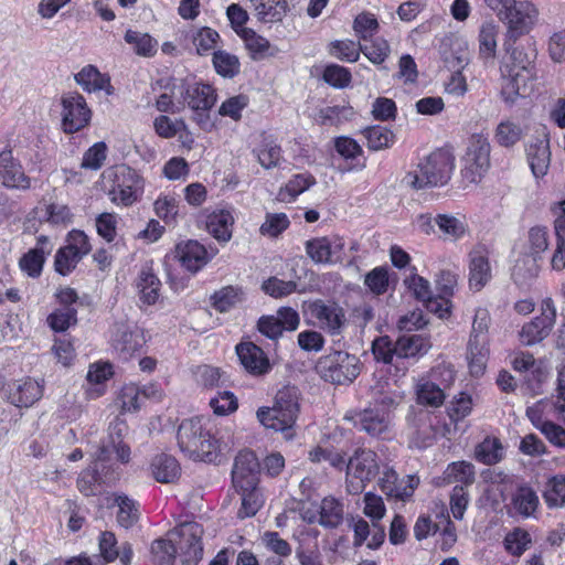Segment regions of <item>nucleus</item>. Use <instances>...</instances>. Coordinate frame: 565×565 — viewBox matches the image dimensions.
<instances>
[{"instance_id":"20","label":"nucleus","mask_w":565,"mask_h":565,"mask_svg":"<svg viewBox=\"0 0 565 565\" xmlns=\"http://www.w3.org/2000/svg\"><path fill=\"white\" fill-rule=\"evenodd\" d=\"M526 160L535 180L543 179L551 166V148L547 135L533 138L525 146Z\"/></svg>"},{"instance_id":"17","label":"nucleus","mask_w":565,"mask_h":565,"mask_svg":"<svg viewBox=\"0 0 565 565\" xmlns=\"http://www.w3.org/2000/svg\"><path fill=\"white\" fill-rule=\"evenodd\" d=\"M492 278V265L490 252L484 245H477L469 253V286L471 289L481 290Z\"/></svg>"},{"instance_id":"60","label":"nucleus","mask_w":565,"mask_h":565,"mask_svg":"<svg viewBox=\"0 0 565 565\" xmlns=\"http://www.w3.org/2000/svg\"><path fill=\"white\" fill-rule=\"evenodd\" d=\"M82 259V257L72 252L68 247L63 246L58 248L55 254L54 268L60 275L66 276L76 268Z\"/></svg>"},{"instance_id":"19","label":"nucleus","mask_w":565,"mask_h":565,"mask_svg":"<svg viewBox=\"0 0 565 565\" xmlns=\"http://www.w3.org/2000/svg\"><path fill=\"white\" fill-rule=\"evenodd\" d=\"M307 315L313 323L331 333L338 332L345 321L343 309L335 303L317 300L308 306Z\"/></svg>"},{"instance_id":"40","label":"nucleus","mask_w":565,"mask_h":565,"mask_svg":"<svg viewBox=\"0 0 565 565\" xmlns=\"http://www.w3.org/2000/svg\"><path fill=\"white\" fill-rule=\"evenodd\" d=\"M543 499L550 509L565 505V476L555 475L547 479Z\"/></svg>"},{"instance_id":"15","label":"nucleus","mask_w":565,"mask_h":565,"mask_svg":"<svg viewBox=\"0 0 565 565\" xmlns=\"http://www.w3.org/2000/svg\"><path fill=\"white\" fill-rule=\"evenodd\" d=\"M44 393V381L24 377L8 385V401L17 407H31Z\"/></svg>"},{"instance_id":"39","label":"nucleus","mask_w":565,"mask_h":565,"mask_svg":"<svg viewBox=\"0 0 565 565\" xmlns=\"http://www.w3.org/2000/svg\"><path fill=\"white\" fill-rule=\"evenodd\" d=\"M539 503L536 492L530 487H520L512 498L513 509L524 518L533 515Z\"/></svg>"},{"instance_id":"10","label":"nucleus","mask_w":565,"mask_h":565,"mask_svg":"<svg viewBox=\"0 0 565 565\" xmlns=\"http://www.w3.org/2000/svg\"><path fill=\"white\" fill-rule=\"evenodd\" d=\"M260 463L252 450H242L234 459L232 482L241 492L256 490Z\"/></svg>"},{"instance_id":"2","label":"nucleus","mask_w":565,"mask_h":565,"mask_svg":"<svg viewBox=\"0 0 565 565\" xmlns=\"http://www.w3.org/2000/svg\"><path fill=\"white\" fill-rule=\"evenodd\" d=\"M455 169V158L449 150L437 149L425 157L417 169L403 178V183L414 190L445 185Z\"/></svg>"},{"instance_id":"34","label":"nucleus","mask_w":565,"mask_h":565,"mask_svg":"<svg viewBox=\"0 0 565 565\" xmlns=\"http://www.w3.org/2000/svg\"><path fill=\"white\" fill-rule=\"evenodd\" d=\"M500 26L493 21L481 24L478 35L479 56L484 62L493 61L497 54V39Z\"/></svg>"},{"instance_id":"5","label":"nucleus","mask_w":565,"mask_h":565,"mask_svg":"<svg viewBox=\"0 0 565 565\" xmlns=\"http://www.w3.org/2000/svg\"><path fill=\"white\" fill-rule=\"evenodd\" d=\"M315 367L323 381L344 385L360 374L361 362L358 355H321Z\"/></svg>"},{"instance_id":"6","label":"nucleus","mask_w":565,"mask_h":565,"mask_svg":"<svg viewBox=\"0 0 565 565\" xmlns=\"http://www.w3.org/2000/svg\"><path fill=\"white\" fill-rule=\"evenodd\" d=\"M490 142L483 135L471 136L462 159L461 174L469 183H477L490 167Z\"/></svg>"},{"instance_id":"47","label":"nucleus","mask_w":565,"mask_h":565,"mask_svg":"<svg viewBox=\"0 0 565 565\" xmlns=\"http://www.w3.org/2000/svg\"><path fill=\"white\" fill-rule=\"evenodd\" d=\"M196 383L204 388H215L226 382L225 372L220 367L203 364L193 371Z\"/></svg>"},{"instance_id":"49","label":"nucleus","mask_w":565,"mask_h":565,"mask_svg":"<svg viewBox=\"0 0 565 565\" xmlns=\"http://www.w3.org/2000/svg\"><path fill=\"white\" fill-rule=\"evenodd\" d=\"M435 223L446 239L457 241L466 234V224L450 214H437Z\"/></svg>"},{"instance_id":"54","label":"nucleus","mask_w":565,"mask_h":565,"mask_svg":"<svg viewBox=\"0 0 565 565\" xmlns=\"http://www.w3.org/2000/svg\"><path fill=\"white\" fill-rule=\"evenodd\" d=\"M77 322V310L74 307H61L47 317V323L56 332H63Z\"/></svg>"},{"instance_id":"22","label":"nucleus","mask_w":565,"mask_h":565,"mask_svg":"<svg viewBox=\"0 0 565 565\" xmlns=\"http://www.w3.org/2000/svg\"><path fill=\"white\" fill-rule=\"evenodd\" d=\"M371 407L380 408V412H386L392 416V412L401 404L404 398V392L398 385L388 381H377L370 387Z\"/></svg>"},{"instance_id":"48","label":"nucleus","mask_w":565,"mask_h":565,"mask_svg":"<svg viewBox=\"0 0 565 565\" xmlns=\"http://www.w3.org/2000/svg\"><path fill=\"white\" fill-rule=\"evenodd\" d=\"M212 62L216 73L225 78H233L239 73L241 63L238 57L226 51H215Z\"/></svg>"},{"instance_id":"32","label":"nucleus","mask_w":565,"mask_h":565,"mask_svg":"<svg viewBox=\"0 0 565 565\" xmlns=\"http://www.w3.org/2000/svg\"><path fill=\"white\" fill-rule=\"evenodd\" d=\"M75 81L87 93L105 90L107 95L113 94L109 76L102 74L94 65L84 66L75 75Z\"/></svg>"},{"instance_id":"27","label":"nucleus","mask_w":565,"mask_h":565,"mask_svg":"<svg viewBox=\"0 0 565 565\" xmlns=\"http://www.w3.org/2000/svg\"><path fill=\"white\" fill-rule=\"evenodd\" d=\"M99 551L107 563L119 559L120 565H130L134 557L132 545L129 542H124L118 546L115 534L109 531L100 533Z\"/></svg>"},{"instance_id":"63","label":"nucleus","mask_w":565,"mask_h":565,"mask_svg":"<svg viewBox=\"0 0 565 565\" xmlns=\"http://www.w3.org/2000/svg\"><path fill=\"white\" fill-rule=\"evenodd\" d=\"M290 222L285 213L267 214L259 232L264 236L277 237L289 226Z\"/></svg>"},{"instance_id":"35","label":"nucleus","mask_w":565,"mask_h":565,"mask_svg":"<svg viewBox=\"0 0 565 565\" xmlns=\"http://www.w3.org/2000/svg\"><path fill=\"white\" fill-rule=\"evenodd\" d=\"M443 478L447 484L457 483L456 486L466 488L475 482V466L465 460L451 462L445 469Z\"/></svg>"},{"instance_id":"52","label":"nucleus","mask_w":565,"mask_h":565,"mask_svg":"<svg viewBox=\"0 0 565 565\" xmlns=\"http://www.w3.org/2000/svg\"><path fill=\"white\" fill-rule=\"evenodd\" d=\"M476 459L484 465H495L502 458V446L495 438H486L476 447Z\"/></svg>"},{"instance_id":"30","label":"nucleus","mask_w":565,"mask_h":565,"mask_svg":"<svg viewBox=\"0 0 565 565\" xmlns=\"http://www.w3.org/2000/svg\"><path fill=\"white\" fill-rule=\"evenodd\" d=\"M149 469L154 480L160 483L174 482L181 475L179 461L166 452L153 456Z\"/></svg>"},{"instance_id":"23","label":"nucleus","mask_w":565,"mask_h":565,"mask_svg":"<svg viewBox=\"0 0 565 565\" xmlns=\"http://www.w3.org/2000/svg\"><path fill=\"white\" fill-rule=\"evenodd\" d=\"M375 370L373 373L374 382L388 381L398 385V379L406 374L408 369L406 359L411 355H373ZM414 358L416 355H413Z\"/></svg>"},{"instance_id":"31","label":"nucleus","mask_w":565,"mask_h":565,"mask_svg":"<svg viewBox=\"0 0 565 565\" xmlns=\"http://www.w3.org/2000/svg\"><path fill=\"white\" fill-rule=\"evenodd\" d=\"M255 17L264 23H275L284 19L288 11L286 0H245Z\"/></svg>"},{"instance_id":"38","label":"nucleus","mask_w":565,"mask_h":565,"mask_svg":"<svg viewBox=\"0 0 565 565\" xmlns=\"http://www.w3.org/2000/svg\"><path fill=\"white\" fill-rule=\"evenodd\" d=\"M316 183V179L310 173H299L292 178L280 189L278 196L282 202H294L298 195L307 191Z\"/></svg>"},{"instance_id":"26","label":"nucleus","mask_w":565,"mask_h":565,"mask_svg":"<svg viewBox=\"0 0 565 565\" xmlns=\"http://www.w3.org/2000/svg\"><path fill=\"white\" fill-rule=\"evenodd\" d=\"M52 250L53 244L51 239L45 235H40L35 247L21 257L19 262L21 270L30 277H39L42 273L45 258Z\"/></svg>"},{"instance_id":"18","label":"nucleus","mask_w":565,"mask_h":565,"mask_svg":"<svg viewBox=\"0 0 565 565\" xmlns=\"http://www.w3.org/2000/svg\"><path fill=\"white\" fill-rule=\"evenodd\" d=\"M256 416L264 427L281 433L285 439L291 440L295 437L298 415L284 412L277 406H273L259 407L256 412Z\"/></svg>"},{"instance_id":"13","label":"nucleus","mask_w":565,"mask_h":565,"mask_svg":"<svg viewBox=\"0 0 565 565\" xmlns=\"http://www.w3.org/2000/svg\"><path fill=\"white\" fill-rule=\"evenodd\" d=\"M354 426L374 438L392 437V416L386 412H380L376 407L369 406L356 414Z\"/></svg>"},{"instance_id":"3","label":"nucleus","mask_w":565,"mask_h":565,"mask_svg":"<svg viewBox=\"0 0 565 565\" xmlns=\"http://www.w3.org/2000/svg\"><path fill=\"white\" fill-rule=\"evenodd\" d=\"M109 182L107 194L111 203L128 207L138 202L145 191V179L139 171L126 164H118L104 172Z\"/></svg>"},{"instance_id":"4","label":"nucleus","mask_w":565,"mask_h":565,"mask_svg":"<svg viewBox=\"0 0 565 565\" xmlns=\"http://www.w3.org/2000/svg\"><path fill=\"white\" fill-rule=\"evenodd\" d=\"M347 491L356 495L364 491L380 471L377 455L371 449L359 448L353 456L345 461Z\"/></svg>"},{"instance_id":"12","label":"nucleus","mask_w":565,"mask_h":565,"mask_svg":"<svg viewBox=\"0 0 565 565\" xmlns=\"http://www.w3.org/2000/svg\"><path fill=\"white\" fill-rule=\"evenodd\" d=\"M179 95L182 107L188 105L192 110H210L216 103L215 89L203 83H181L174 86V95Z\"/></svg>"},{"instance_id":"9","label":"nucleus","mask_w":565,"mask_h":565,"mask_svg":"<svg viewBox=\"0 0 565 565\" xmlns=\"http://www.w3.org/2000/svg\"><path fill=\"white\" fill-rule=\"evenodd\" d=\"M344 239L338 235L321 236L305 243L307 256L316 264H337L342 262Z\"/></svg>"},{"instance_id":"42","label":"nucleus","mask_w":565,"mask_h":565,"mask_svg":"<svg viewBox=\"0 0 565 565\" xmlns=\"http://www.w3.org/2000/svg\"><path fill=\"white\" fill-rule=\"evenodd\" d=\"M125 41L139 56L151 57L157 53L158 42L148 33L128 30L125 33Z\"/></svg>"},{"instance_id":"33","label":"nucleus","mask_w":565,"mask_h":565,"mask_svg":"<svg viewBox=\"0 0 565 565\" xmlns=\"http://www.w3.org/2000/svg\"><path fill=\"white\" fill-rule=\"evenodd\" d=\"M234 216L230 210L213 211L206 220L207 232L218 242H228L232 237Z\"/></svg>"},{"instance_id":"62","label":"nucleus","mask_w":565,"mask_h":565,"mask_svg":"<svg viewBox=\"0 0 565 565\" xmlns=\"http://www.w3.org/2000/svg\"><path fill=\"white\" fill-rule=\"evenodd\" d=\"M220 34L207 26L199 29L193 35V44L200 55L206 54L215 49Z\"/></svg>"},{"instance_id":"64","label":"nucleus","mask_w":565,"mask_h":565,"mask_svg":"<svg viewBox=\"0 0 565 565\" xmlns=\"http://www.w3.org/2000/svg\"><path fill=\"white\" fill-rule=\"evenodd\" d=\"M391 49L386 40L377 38L370 44L362 45L361 53L373 64H382L390 55Z\"/></svg>"},{"instance_id":"56","label":"nucleus","mask_w":565,"mask_h":565,"mask_svg":"<svg viewBox=\"0 0 565 565\" xmlns=\"http://www.w3.org/2000/svg\"><path fill=\"white\" fill-rule=\"evenodd\" d=\"M241 365L253 376H263L269 373L275 364L270 362L268 355H237Z\"/></svg>"},{"instance_id":"57","label":"nucleus","mask_w":565,"mask_h":565,"mask_svg":"<svg viewBox=\"0 0 565 565\" xmlns=\"http://www.w3.org/2000/svg\"><path fill=\"white\" fill-rule=\"evenodd\" d=\"M530 534L522 529H514L504 537V547L513 556H521L531 544Z\"/></svg>"},{"instance_id":"21","label":"nucleus","mask_w":565,"mask_h":565,"mask_svg":"<svg viewBox=\"0 0 565 565\" xmlns=\"http://www.w3.org/2000/svg\"><path fill=\"white\" fill-rule=\"evenodd\" d=\"M512 367L516 372L524 373V380L532 388L545 382L551 371L546 359H535L534 355H516L512 361Z\"/></svg>"},{"instance_id":"61","label":"nucleus","mask_w":565,"mask_h":565,"mask_svg":"<svg viewBox=\"0 0 565 565\" xmlns=\"http://www.w3.org/2000/svg\"><path fill=\"white\" fill-rule=\"evenodd\" d=\"M248 103L249 99L246 95L232 96L221 104L218 115L238 121L242 118V111L248 106Z\"/></svg>"},{"instance_id":"14","label":"nucleus","mask_w":565,"mask_h":565,"mask_svg":"<svg viewBox=\"0 0 565 565\" xmlns=\"http://www.w3.org/2000/svg\"><path fill=\"white\" fill-rule=\"evenodd\" d=\"M539 10L531 1L513 0L500 21L505 23L510 31L524 34L535 24Z\"/></svg>"},{"instance_id":"53","label":"nucleus","mask_w":565,"mask_h":565,"mask_svg":"<svg viewBox=\"0 0 565 565\" xmlns=\"http://www.w3.org/2000/svg\"><path fill=\"white\" fill-rule=\"evenodd\" d=\"M501 67H507L511 73L521 74L524 77H534L532 62L523 49L515 47L510 54V62H505Z\"/></svg>"},{"instance_id":"37","label":"nucleus","mask_w":565,"mask_h":565,"mask_svg":"<svg viewBox=\"0 0 565 565\" xmlns=\"http://www.w3.org/2000/svg\"><path fill=\"white\" fill-rule=\"evenodd\" d=\"M115 504L118 507L117 522L124 529L132 527L139 520V503L120 493L115 495Z\"/></svg>"},{"instance_id":"1","label":"nucleus","mask_w":565,"mask_h":565,"mask_svg":"<svg viewBox=\"0 0 565 565\" xmlns=\"http://www.w3.org/2000/svg\"><path fill=\"white\" fill-rule=\"evenodd\" d=\"M180 450L192 460L215 462L218 441L203 425V418L193 417L181 422L177 431Z\"/></svg>"},{"instance_id":"58","label":"nucleus","mask_w":565,"mask_h":565,"mask_svg":"<svg viewBox=\"0 0 565 565\" xmlns=\"http://www.w3.org/2000/svg\"><path fill=\"white\" fill-rule=\"evenodd\" d=\"M323 81L334 88H345L352 81L351 72L341 65L329 64L322 74Z\"/></svg>"},{"instance_id":"29","label":"nucleus","mask_w":565,"mask_h":565,"mask_svg":"<svg viewBox=\"0 0 565 565\" xmlns=\"http://www.w3.org/2000/svg\"><path fill=\"white\" fill-rule=\"evenodd\" d=\"M318 513L319 516L317 518L315 514L309 516L307 512L305 519L309 523L318 521L326 529H335L343 522V504L332 497L324 498L321 501Z\"/></svg>"},{"instance_id":"16","label":"nucleus","mask_w":565,"mask_h":565,"mask_svg":"<svg viewBox=\"0 0 565 565\" xmlns=\"http://www.w3.org/2000/svg\"><path fill=\"white\" fill-rule=\"evenodd\" d=\"M0 183L9 189L26 190L31 186L30 178L9 148L0 150Z\"/></svg>"},{"instance_id":"45","label":"nucleus","mask_w":565,"mask_h":565,"mask_svg":"<svg viewBox=\"0 0 565 565\" xmlns=\"http://www.w3.org/2000/svg\"><path fill=\"white\" fill-rule=\"evenodd\" d=\"M300 398L301 393L297 386L286 385L277 392L274 406L299 416Z\"/></svg>"},{"instance_id":"7","label":"nucleus","mask_w":565,"mask_h":565,"mask_svg":"<svg viewBox=\"0 0 565 565\" xmlns=\"http://www.w3.org/2000/svg\"><path fill=\"white\" fill-rule=\"evenodd\" d=\"M61 106L62 129L65 134H75L89 125L93 113L81 94L63 95Z\"/></svg>"},{"instance_id":"51","label":"nucleus","mask_w":565,"mask_h":565,"mask_svg":"<svg viewBox=\"0 0 565 565\" xmlns=\"http://www.w3.org/2000/svg\"><path fill=\"white\" fill-rule=\"evenodd\" d=\"M153 129L159 137L164 139H171L180 132H186L189 135L188 126L183 119L172 120L166 115H160L154 118Z\"/></svg>"},{"instance_id":"41","label":"nucleus","mask_w":565,"mask_h":565,"mask_svg":"<svg viewBox=\"0 0 565 565\" xmlns=\"http://www.w3.org/2000/svg\"><path fill=\"white\" fill-rule=\"evenodd\" d=\"M523 137V129L510 119L501 120L494 131L495 142L504 148L515 146Z\"/></svg>"},{"instance_id":"25","label":"nucleus","mask_w":565,"mask_h":565,"mask_svg":"<svg viewBox=\"0 0 565 565\" xmlns=\"http://www.w3.org/2000/svg\"><path fill=\"white\" fill-rule=\"evenodd\" d=\"M175 257L186 270L196 273L211 259L204 245L198 241L181 242L175 246Z\"/></svg>"},{"instance_id":"43","label":"nucleus","mask_w":565,"mask_h":565,"mask_svg":"<svg viewBox=\"0 0 565 565\" xmlns=\"http://www.w3.org/2000/svg\"><path fill=\"white\" fill-rule=\"evenodd\" d=\"M362 45L352 40H334L328 45L331 56L348 63H354L360 58Z\"/></svg>"},{"instance_id":"11","label":"nucleus","mask_w":565,"mask_h":565,"mask_svg":"<svg viewBox=\"0 0 565 565\" xmlns=\"http://www.w3.org/2000/svg\"><path fill=\"white\" fill-rule=\"evenodd\" d=\"M181 537L179 548L181 551L182 565H198L203 557V527L198 522H184L177 527Z\"/></svg>"},{"instance_id":"8","label":"nucleus","mask_w":565,"mask_h":565,"mask_svg":"<svg viewBox=\"0 0 565 565\" xmlns=\"http://www.w3.org/2000/svg\"><path fill=\"white\" fill-rule=\"evenodd\" d=\"M556 319V308L552 298H545L541 303V315L525 323L519 332L523 345H534L544 340L551 332Z\"/></svg>"},{"instance_id":"50","label":"nucleus","mask_w":565,"mask_h":565,"mask_svg":"<svg viewBox=\"0 0 565 565\" xmlns=\"http://www.w3.org/2000/svg\"><path fill=\"white\" fill-rule=\"evenodd\" d=\"M156 215L164 223H174L179 214V201L173 194H161L153 203Z\"/></svg>"},{"instance_id":"44","label":"nucleus","mask_w":565,"mask_h":565,"mask_svg":"<svg viewBox=\"0 0 565 565\" xmlns=\"http://www.w3.org/2000/svg\"><path fill=\"white\" fill-rule=\"evenodd\" d=\"M363 135L367 140V148L373 151L390 148L395 142L393 131L380 125L365 128Z\"/></svg>"},{"instance_id":"59","label":"nucleus","mask_w":565,"mask_h":565,"mask_svg":"<svg viewBox=\"0 0 565 565\" xmlns=\"http://www.w3.org/2000/svg\"><path fill=\"white\" fill-rule=\"evenodd\" d=\"M445 397L444 391L433 382H425L418 386L417 401L422 405L438 407L444 403Z\"/></svg>"},{"instance_id":"28","label":"nucleus","mask_w":565,"mask_h":565,"mask_svg":"<svg viewBox=\"0 0 565 565\" xmlns=\"http://www.w3.org/2000/svg\"><path fill=\"white\" fill-rule=\"evenodd\" d=\"M136 286L140 300L146 305H153L160 296L161 281L153 271L152 263L141 266Z\"/></svg>"},{"instance_id":"46","label":"nucleus","mask_w":565,"mask_h":565,"mask_svg":"<svg viewBox=\"0 0 565 565\" xmlns=\"http://www.w3.org/2000/svg\"><path fill=\"white\" fill-rule=\"evenodd\" d=\"M152 565H174L177 547L167 539H157L150 546Z\"/></svg>"},{"instance_id":"36","label":"nucleus","mask_w":565,"mask_h":565,"mask_svg":"<svg viewBox=\"0 0 565 565\" xmlns=\"http://www.w3.org/2000/svg\"><path fill=\"white\" fill-rule=\"evenodd\" d=\"M211 300L215 310L227 312L245 300V292L241 287L226 286L215 291Z\"/></svg>"},{"instance_id":"24","label":"nucleus","mask_w":565,"mask_h":565,"mask_svg":"<svg viewBox=\"0 0 565 565\" xmlns=\"http://www.w3.org/2000/svg\"><path fill=\"white\" fill-rule=\"evenodd\" d=\"M500 72L501 96L509 106L514 105L520 97H526L532 92L534 77H521V74L511 73L507 67H500Z\"/></svg>"},{"instance_id":"55","label":"nucleus","mask_w":565,"mask_h":565,"mask_svg":"<svg viewBox=\"0 0 565 565\" xmlns=\"http://www.w3.org/2000/svg\"><path fill=\"white\" fill-rule=\"evenodd\" d=\"M239 36L243 39L246 49L254 60L264 56L270 46L267 39L258 35L254 30L248 28H243L239 32Z\"/></svg>"}]
</instances>
